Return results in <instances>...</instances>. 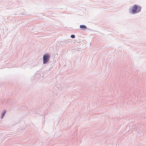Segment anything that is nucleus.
<instances>
[{
  "instance_id": "nucleus-1",
  "label": "nucleus",
  "mask_w": 146,
  "mask_h": 146,
  "mask_svg": "<svg viewBox=\"0 0 146 146\" xmlns=\"http://www.w3.org/2000/svg\"><path fill=\"white\" fill-rule=\"evenodd\" d=\"M141 7L140 6L135 4L133 6L132 8L131 7L129 9L130 13L135 14L140 12L141 11Z\"/></svg>"
},
{
  "instance_id": "nucleus-2",
  "label": "nucleus",
  "mask_w": 146,
  "mask_h": 146,
  "mask_svg": "<svg viewBox=\"0 0 146 146\" xmlns=\"http://www.w3.org/2000/svg\"><path fill=\"white\" fill-rule=\"evenodd\" d=\"M50 55L49 53L44 54L43 56V64L47 63L49 61Z\"/></svg>"
},
{
  "instance_id": "nucleus-3",
  "label": "nucleus",
  "mask_w": 146,
  "mask_h": 146,
  "mask_svg": "<svg viewBox=\"0 0 146 146\" xmlns=\"http://www.w3.org/2000/svg\"><path fill=\"white\" fill-rule=\"evenodd\" d=\"M80 27L83 30H85L87 29V27L84 25H80Z\"/></svg>"
},
{
  "instance_id": "nucleus-4",
  "label": "nucleus",
  "mask_w": 146,
  "mask_h": 146,
  "mask_svg": "<svg viewBox=\"0 0 146 146\" xmlns=\"http://www.w3.org/2000/svg\"><path fill=\"white\" fill-rule=\"evenodd\" d=\"M6 111V110H4L2 112L1 116V119H2L3 118L4 115L5 114Z\"/></svg>"
},
{
  "instance_id": "nucleus-5",
  "label": "nucleus",
  "mask_w": 146,
  "mask_h": 146,
  "mask_svg": "<svg viewBox=\"0 0 146 146\" xmlns=\"http://www.w3.org/2000/svg\"><path fill=\"white\" fill-rule=\"evenodd\" d=\"M75 37V36L74 35H72L70 36V37L72 38H74Z\"/></svg>"
},
{
  "instance_id": "nucleus-6",
  "label": "nucleus",
  "mask_w": 146,
  "mask_h": 146,
  "mask_svg": "<svg viewBox=\"0 0 146 146\" xmlns=\"http://www.w3.org/2000/svg\"><path fill=\"white\" fill-rule=\"evenodd\" d=\"M69 40H65L64 42V43H67L69 42H70V41H69Z\"/></svg>"
},
{
  "instance_id": "nucleus-7",
  "label": "nucleus",
  "mask_w": 146,
  "mask_h": 146,
  "mask_svg": "<svg viewBox=\"0 0 146 146\" xmlns=\"http://www.w3.org/2000/svg\"><path fill=\"white\" fill-rule=\"evenodd\" d=\"M64 42H61V43L60 44L62 46H63L64 45Z\"/></svg>"
},
{
  "instance_id": "nucleus-8",
  "label": "nucleus",
  "mask_w": 146,
  "mask_h": 146,
  "mask_svg": "<svg viewBox=\"0 0 146 146\" xmlns=\"http://www.w3.org/2000/svg\"><path fill=\"white\" fill-rule=\"evenodd\" d=\"M37 76H39V74H36V76H37Z\"/></svg>"
}]
</instances>
